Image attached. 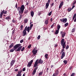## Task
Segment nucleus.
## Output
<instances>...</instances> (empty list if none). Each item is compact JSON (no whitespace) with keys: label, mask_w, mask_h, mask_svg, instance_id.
<instances>
[{"label":"nucleus","mask_w":76,"mask_h":76,"mask_svg":"<svg viewBox=\"0 0 76 76\" xmlns=\"http://www.w3.org/2000/svg\"><path fill=\"white\" fill-rule=\"evenodd\" d=\"M13 46H14V44L13 43H12L11 44L9 47V48H12V47H13Z\"/></svg>","instance_id":"obj_19"},{"label":"nucleus","mask_w":76,"mask_h":76,"mask_svg":"<svg viewBox=\"0 0 76 76\" xmlns=\"http://www.w3.org/2000/svg\"><path fill=\"white\" fill-rule=\"evenodd\" d=\"M15 63V61L14 60H13L11 61L10 64L11 67L13 66V65L14 64V63Z\"/></svg>","instance_id":"obj_9"},{"label":"nucleus","mask_w":76,"mask_h":76,"mask_svg":"<svg viewBox=\"0 0 76 76\" xmlns=\"http://www.w3.org/2000/svg\"><path fill=\"white\" fill-rule=\"evenodd\" d=\"M31 65H32V64L31 63H30V62H29L28 63L27 67H30L31 66Z\"/></svg>","instance_id":"obj_15"},{"label":"nucleus","mask_w":76,"mask_h":76,"mask_svg":"<svg viewBox=\"0 0 76 76\" xmlns=\"http://www.w3.org/2000/svg\"><path fill=\"white\" fill-rule=\"evenodd\" d=\"M28 10H25V12L24 13L25 14H26V13H28Z\"/></svg>","instance_id":"obj_40"},{"label":"nucleus","mask_w":76,"mask_h":76,"mask_svg":"<svg viewBox=\"0 0 76 76\" xmlns=\"http://www.w3.org/2000/svg\"><path fill=\"white\" fill-rule=\"evenodd\" d=\"M38 69V67H36L34 69V70H37Z\"/></svg>","instance_id":"obj_55"},{"label":"nucleus","mask_w":76,"mask_h":76,"mask_svg":"<svg viewBox=\"0 0 76 76\" xmlns=\"http://www.w3.org/2000/svg\"><path fill=\"white\" fill-rule=\"evenodd\" d=\"M22 46H20L18 48V49L16 50L17 51H20V50H21V49H22Z\"/></svg>","instance_id":"obj_14"},{"label":"nucleus","mask_w":76,"mask_h":76,"mask_svg":"<svg viewBox=\"0 0 76 76\" xmlns=\"http://www.w3.org/2000/svg\"><path fill=\"white\" fill-rule=\"evenodd\" d=\"M43 74V71L40 72L39 74V76H42Z\"/></svg>","instance_id":"obj_28"},{"label":"nucleus","mask_w":76,"mask_h":76,"mask_svg":"<svg viewBox=\"0 0 76 76\" xmlns=\"http://www.w3.org/2000/svg\"><path fill=\"white\" fill-rule=\"evenodd\" d=\"M61 45L63 47V48H65V47H66V42H64V39H61Z\"/></svg>","instance_id":"obj_1"},{"label":"nucleus","mask_w":76,"mask_h":76,"mask_svg":"<svg viewBox=\"0 0 76 76\" xmlns=\"http://www.w3.org/2000/svg\"><path fill=\"white\" fill-rule=\"evenodd\" d=\"M75 28H74L72 30L71 32L73 33V32H75Z\"/></svg>","instance_id":"obj_30"},{"label":"nucleus","mask_w":76,"mask_h":76,"mask_svg":"<svg viewBox=\"0 0 76 76\" xmlns=\"http://www.w3.org/2000/svg\"><path fill=\"white\" fill-rule=\"evenodd\" d=\"M32 26H33V24H31L30 25V27H31L32 28Z\"/></svg>","instance_id":"obj_63"},{"label":"nucleus","mask_w":76,"mask_h":76,"mask_svg":"<svg viewBox=\"0 0 76 76\" xmlns=\"http://www.w3.org/2000/svg\"><path fill=\"white\" fill-rule=\"evenodd\" d=\"M68 25H69V23H66L65 24H64V26L65 27H66L68 26Z\"/></svg>","instance_id":"obj_31"},{"label":"nucleus","mask_w":76,"mask_h":76,"mask_svg":"<svg viewBox=\"0 0 76 76\" xmlns=\"http://www.w3.org/2000/svg\"><path fill=\"white\" fill-rule=\"evenodd\" d=\"M25 50V47H23L22 49H21V51H23V50Z\"/></svg>","instance_id":"obj_41"},{"label":"nucleus","mask_w":76,"mask_h":76,"mask_svg":"<svg viewBox=\"0 0 76 76\" xmlns=\"http://www.w3.org/2000/svg\"><path fill=\"white\" fill-rule=\"evenodd\" d=\"M48 54H45V58H46V59H47L48 58Z\"/></svg>","instance_id":"obj_24"},{"label":"nucleus","mask_w":76,"mask_h":76,"mask_svg":"<svg viewBox=\"0 0 76 76\" xmlns=\"http://www.w3.org/2000/svg\"><path fill=\"white\" fill-rule=\"evenodd\" d=\"M76 14H75L73 16L72 20H74V19H75V18H76Z\"/></svg>","instance_id":"obj_27"},{"label":"nucleus","mask_w":76,"mask_h":76,"mask_svg":"<svg viewBox=\"0 0 76 76\" xmlns=\"http://www.w3.org/2000/svg\"><path fill=\"white\" fill-rule=\"evenodd\" d=\"M50 1H51V0H48V3H50Z\"/></svg>","instance_id":"obj_60"},{"label":"nucleus","mask_w":76,"mask_h":76,"mask_svg":"<svg viewBox=\"0 0 76 76\" xmlns=\"http://www.w3.org/2000/svg\"><path fill=\"white\" fill-rule=\"evenodd\" d=\"M54 25H52V26H51V28H53V27H54Z\"/></svg>","instance_id":"obj_54"},{"label":"nucleus","mask_w":76,"mask_h":76,"mask_svg":"<svg viewBox=\"0 0 76 76\" xmlns=\"http://www.w3.org/2000/svg\"><path fill=\"white\" fill-rule=\"evenodd\" d=\"M36 71L37 70H34L33 71V72L32 73L33 75H35V73H36Z\"/></svg>","instance_id":"obj_32"},{"label":"nucleus","mask_w":76,"mask_h":76,"mask_svg":"<svg viewBox=\"0 0 76 76\" xmlns=\"http://www.w3.org/2000/svg\"><path fill=\"white\" fill-rule=\"evenodd\" d=\"M26 31H27V26L25 27L23 31V37L25 36L26 34Z\"/></svg>","instance_id":"obj_2"},{"label":"nucleus","mask_w":76,"mask_h":76,"mask_svg":"<svg viewBox=\"0 0 76 76\" xmlns=\"http://www.w3.org/2000/svg\"><path fill=\"white\" fill-rule=\"evenodd\" d=\"M48 18L47 20H45V25H47L48 23Z\"/></svg>","instance_id":"obj_16"},{"label":"nucleus","mask_w":76,"mask_h":76,"mask_svg":"<svg viewBox=\"0 0 76 76\" xmlns=\"http://www.w3.org/2000/svg\"><path fill=\"white\" fill-rule=\"evenodd\" d=\"M69 45H67V46L66 47V50H67V49H68V48H69Z\"/></svg>","instance_id":"obj_51"},{"label":"nucleus","mask_w":76,"mask_h":76,"mask_svg":"<svg viewBox=\"0 0 76 76\" xmlns=\"http://www.w3.org/2000/svg\"><path fill=\"white\" fill-rule=\"evenodd\" d=\"M3 13H2V12H1L0 14V18H2V16H3Z\"/></svg>","instance_id":"obj_39"},{"label":"nucleus","mask_w":76,"mask_h":76,"mask_svg":"<svg viewBox=\"0 0 76 76\" xmlns=\"http://www.w3.org/2000/svg\"><path fill=\"white\" fill-rule=\"evenodd\" d=\"M28 19L25 18L24 20V22L25 23H27V22H28Z\"/></svg>","instance_id":"obj_23"},{"label":"nucleus","mask_w":76,"mask_h":76,"mask_svg":"<svg viewBox=\"0 0 76 76\" xmlns=\"http://www.w3.org/2000/svg\"><path fill=\"white\" fill-rule=\"evenodd\" d=\"M23 26L22 25L21 26H20V28L21 29H20V30L21 31H22V29H23Z\"/></svg>","instance_id":"obj_43"},{"label":"nucleus","mask_w":76,"mask_h":76,"mask_svg":"<svg viewBox=\"0 0 76 76\" xmlns=\"http://www.w3.org/2000/svg\"><path fill=\"white\" fill-rule=\"evenodd\" d=\"M22 18V15H20V17L19 18V19L20 20Z\"/></svg>","instance_id":"obj_44"},{"label":"nucleus","mask_w":76,"mask_h":76,"mask_svg":"<svg viewBox=\"0 0 76 76\" xmlns=\"http://www.w3.org/2000/svg\"><path fill=\"white\" fill-rule=\"evenodd\" d=\"M15 29H14L12 31V35H13V34H14V33H15Z\"/></svg>","instance_id":"obj_35"},{"label":"nucleus","mask_w":76,"mask_h":76,"mask_svg":"<svg viewBox=\"0 0 76 76\" xmlns=\"http://www.w3.org/2000/svg\"><path fill=\"white\" fill-rule=\"evenodd\" d=\"M43 63V61L41 59H40L38 61V64H42Z\"/></svg>","instance_id":"obj_13"},{"label":"nucleus","mask_w":76,"mask_h":76,"mask_svg":"<svg viewBox=\"0 0 76 76\" xmlns=\"http://www.w3.org/2000/svg\"><path fill=\"white\" fill-rule=\"evenodd\" d=\"M58 32H59V30H56L55 33V34H56V35H57V34H58Z\"/></svg>","instance_id":"obj_20"},{"label":"nucleus","mask_w":76,"mask_h":76,"mask_svg":"<svg viewBox=\"0 0 76 76\" xmlns=\"http://www.w3.org/2000/svg\"><path fill=\"white\" fill-rule=\"evenodd\" d=\"M41 12H39L38 13V15L39 16H40V15H41Z\"/></svg>","instance_id":"obj_48"},{"label":"nucleus","mask_w":76,"mask_h":76,"mask_svg":"<svg viewBox=\"0 0 76 76\" xmlns=\"http://www.w3.org/2000/svg\"><path fill=\"white\" fill-rule=\"evenodd\" d=\"M58 71L57 70L56 71L55 75L56 76H58Z\"/></svg>","instance_id":"obj_22"},{"label":"nucleus","mask_w":76,"mask_h":76,"mask_svg":"<svg viewBox=\"0 0 76 76\" xmlns=\"http://www.w3.org/2000/svg\"><path fill=\"white\" fill-rule=\"evenodd\" d=\"M64 51V49H62L61 52H60V54H62V53Z\"/></svg>","instance_id":"obj_42"},{"label":"nucleus","mask_w":76,"mask_h":76,"mask_svg":"<svg viewBox=\"0 0 76 76\" xmlns=\"http://www.w3.org/2000/svg\"><path fill=\"white\" fill-rule=\"evenodd\" d=\"M73 68V66H70L69 68V70H71Z\"/></svg>","instance_id":"obj_53"},{"label":"nucleus","mask_w":76,"mask_h":76,"mask_svg":"<svg viewBox=\"0 0 76 76\" xmlns=\"http://www.w3.org/2000/svg\"><path fill=\"white\" fill-rule=\"evenodd\" d=\"M63 62L64 63V64L66 65L67 63V61L66 60H64L63 61Z\"/></svg>","instance_id":"obj_26"},{"label":"nucleus","mask_w":76,"mask_h":76,"mask_svg":"<svg viewBox=\"0 0 76 76\" xmlns=\"http://www.w3.org/2000/svg\"><path fill=\"white\" fill-rule=\"evenodd\" d=\"M21 44H16L13 47L14 50H16L19 47H20V46H21Z\"/></svg>","instance_id":"obj_4"},{"label":"nucleus","mask_w":76,"mask_h":76,"mask_svg":"<svg viewBox=\"0 0 76 76\" xmlns=\"http://www.w3.org/2000/svg\"><path fill=\"white\" fill-rule=\"evenodd\" d=\"M26 70V69L25 68H23V72H24V71H25Z\"/></svg>","instance_id":"obj_52"},{"label":"nucleus","mask_w":76,"mask_h":76,"mask_svg":"<svg viewBox=\"0 0 76 76\" xmlns=\"http://www.w3.org/2000/svg\"><path fill=\"white\" fill-rule=\"evenodd\" d=\"M15 49H14V48L13 49H11L10 50V51L11 53H12V52H13L14 51H15Z\"/></svg>","instance_id":"obj_29"},{"label":"nucleus","mask_w":76,"mask_h":76,"mask_svg":"<svg viewBox=\"0 0 76 76\" xmlns=\"http://www.w3.org/2000/svg\"><path fill=\"white\" fill-rule=\"evenodd\" d=\"M38 60H39V59H37L36 61L35 62L34 65V67H36L37 65H38Z\"/></svg>","instance_id":"obj_8"},{"label":"nucleus","mask_w":76,"mask_h":76,"mask_svg":"<svg viewBox=\"0 0 76 76\" xmlns=\"http://www.w3.org/2000/svg\"><path fill=\"white\" fill-rule=\"evenodd\" d=\"M37 52H38V50H35V49H33L32 51V53L33 54V56H35L36 54L37 53Z\"/></svg>","instance_id":"obj_7"},{"label":"nucleus","mask_w":76,"mask_h":76,"mask_svg":"<svg viewBox=\"0 0 76 76\" xmlns=\"http://www.w3.org/2000/svg\"><path fill=\"white\" fill-rule=\"evenodd\" d=\"M25 8V6L23 5H22L20 7V10H21V13H23V11H24V9Z\"/></svg>","instance_id":"obj_3"},{"label":"nucleus","mask_w":76,"mask_h":76,"mask_svg":"<svg viewBox=\"0 0 76 76\" xmlns=\"http://www.w3.org/2000/svg\"><path fill=\"white\" fill-rule=\"evenodd\" d=\"M33 60H31L30 62V63H31V64H32V63H33Z\"/></svg>","instance_id":"obj_46"},{"label":"nucleus","mask_w":76,"mask_h":76,"mask_svg":"<svg viewBox=\"0 0 76 76\" xmlns=\"http://www.w3.org/2000/svg\"><path fill=\"white\" fill-rule=\"evenodd\" d=\"M75 7V5H73L72 8V9H73Z\"/></svg>","instance_id":"obj_58"},{"label":"nucleus","mask_w":76,"mask_h":76,"mask_svg":"<svg viewBox=\"0 0 76 76\" xmlns=\"http://www.w3.org/2000/svg\"><path fill=\"white\" fill-rule=\"evenodd\" d=\"M22 70L20 69L19 71H18V74L16 76H22Z\"/></svg>","instance_id":"obj_6"},{"label":"nucleus","mask_w":76,"mask_h":76,"mask_svg":"<svg viewBox=\"0 0 76 76\" xmlns=\"http://www.w3.org/2000/svg\"><path fill=\"white\" fill-rule=\"evenodd\" d=\"M12 22L13 23H15L16 22V20H15L14 19H13V20H12Z\"/></svg>","instance_id":"obj_47"},{"label":"nucleus","mask_w":76,"mask_h":76,"mask_svg":"<svg viewBox=\"0 0 76 76\" xmlns=\"http://www.w3.org/2000/svg\"><path fill=\"white\" fill-rule=\"evenodd\" d=\"M40 38H41V36L39 35L37 37V39H40Z\"/></svg>","instance_id":"obj_45"},{"label":"nucleus","mask_w":76,"mask_h":76,"mask_svg":"<svg viewBox=\"0 0 76 76\" xmlns=\"http://www.w3.org/2000/svg\"><path fill=\"white\" fill-rule=\"evenodd\" d=\"M52 12H53V11H51L49 12L48 14V16H51V14H52Z\"/></svg>","instance_id":"obj_36"},{"label":"nucleus","mask_w":76,"mask_h":76,"mask_svg":"<svg viewBox=\"0 0 76 76\" xmlns=\"http://www.w3.org/2000/svg\"><path fill=\"white\" fill-rule=\"evenodd\" d=\"M23 42V39H21L20 41V43H22Z\"/></svg>","instance_id":"obj_50"},{"label":"nucleus","mask_w":76,"mask_h":76,"mask_svg":"<svg viewBox=\"0 0 76 76\" xmlns=\"http://www.w3.org/2000/svg\"><path fill=\"white\" fill-rule=\"evenodd\" d=\"M65 35H66V33L64 32V33L62 34L61 37H62V38H64Z\"/></svg>","instance_id":"obj_25"},{"label":"nucleus","mask_w":76,"mask_h":76,"mask_svg":"<svg viewBox=\"0 0 76 76\" xmlns=\"http://www.w3.org/2000/svg\"><path fill=\"white\" fill-rule=\"evenodd\" d=\"M31 46H32V45H29L28 46V49L31 48Z\"/></svg>","instance_id":"obj_37"},{"label":"nucleus","mask_w":76,"mask_h":76,"mask_svg":"<svg viewBox=\"0 0 76 76\" xmlns=\"http://www.w3.org/2000/svg\"><path fill=\"white\" fill-rule=\"evenodd\" d=\"M4 10H3L2 11H1V13H4Z\"/></svg>","instance_id":"obj_62"},{"label":"nucleus","mask_w":76,"mask_h":76,"mask_svg":"<svg viewBox=\"0 0 76 76\" xmlns=\"http://www.w3.org/2000/svg\"><path fill=\"white\" fill-rule=\"evenodd\" d=\"M48 6H49V3H47L46 4V9H47V8L48 7Z\"/></svg>","instance_id":"obj_18"},{"label":"nucleus","mask_w":76,"mask_h":76,"mask_svg":"<svg viewBox=\"0 0 76 76\" xmlns=\"http://www.w3.org/2000/svg\"><path fill=\"white\" fill-rule=\"evenodd\" d=\"M64 3V2H63V1H62L60 3L59 6V9H61L62 6H63V5Z\"/></svg>","instance_id":"obj_12"},{"label":"nucleus","mask_w":76,"mask_h":76,"mask_svg":"<svg viewBox=\"0 0 76 76\" xmlns=\"http://www.w3.org/2000/svg\"><path fill=\"white\" fill-rule=\"evenodd\" d=\"M5 19L6 20H8V19L10 20L11 18H10V17L8 16L7 17H6Z\"/></svg>","instance_id":"obj_21"},{"label":"nucleus","mask_w":76,"mask_h":76,"mask_svg":"<svg viewBox=\"0 0 76 76\" xmlns=\"http://www.w3.org/2000/svg\"><path fill=\"white\" fill-rule=\"evenodd\" d=\"M62 56L65 57V52H63L62 54Z\"/></svg>","instance_id":"obj_38"},{"label":"nucleus","mask_w":76,"mask_h":76,"mask_svg":"<svg viewBox=\"0 0 76 76\" xmlns=\"http://www.w3.org/2000/svg\"><path fill=\"white\" fill-rule=\"evenodd\" d=\"M4 14H7V11H5V12H4Z\"/></svg>","instance_id":"obj_64"},{"label":"nucleus","mask_w":76,"mask_h":76,"mask_svg":"<svg viewBox=\"0 0 76 76\" xmlns=\"http://www.w3.org/2000/svg\"><path fill=\"white\" fill-rule=\"evenodd\" d=\"M31 16L32 17H33L34 16V12H33V11H32L31 12Z\"/></svg>","instance_id":"obj_17"},{"label":"nucleus","mask_w":76,"mask_h":76,"mask_svg":"<svg viewBox=\"0 0 76 76\" xmlns=\"http://www.w3.org/2000/svg\"><path fill=\"white\" fill-rule=\"evenodd\" d=\"M72 10V8H69L68 9V12H70V11Z\"/></svg>","instance_id":"obj_34"},{"label":"nucleus","mask_w":76,"mask_h":76,"mask_svg":"<svg viewBox=\"0 0 76 76\" xmlns=\"http://www.w3.org/2000/svg\"><path fill=\"white\" fill-rule=\"evenodd\" d=\"M18 69H15V72H18Z\"/></svg>","instance_id":"obj_56"},{"label":"nucleus","mask_w":76,"mask_h":76,"mask_svg":"<svg viewBox=\"0 0 76 76\" xmlns=\"http://www.w3.org/2000/svg\"><path fill=\"white\" fill-rule=\"evenodd\" d=\"M17 10L18 12L19 15H20V13H21V10H20V7H17Z\"/></svg>","instance_id":"obj_10"},{"label":"nucleus","mask_w":76,"mask_h":76,"mask_svg":"<svg viewBox=\"0 0 76 76\" xmlns=\"http://www.w3.org/2000/svg\"><path fill=\"white\" fill-rule=\"evenodd\" d=\"M76 3V0H75L72 4V5H75Z\"/></svg>","instance_id":"obj_49"},{"label":"nucleus","mask_w":76,"mask_h":76,"mask_svg":"<svg viewBox=\"0 0 76 76\" xmlns=\"http://www.w3.org/2000/svg\"><path fill=\"white\" fill-rule=\"evenodd\" d=\"M31 29H32V27L29 26L27 27V31L28 33H29V32L30 30H31Z\"/></svg>","instance_id":"obj_11"},{"label":"nucleus","mask_w":76,"mask_h":76,"mask_svg":"<svg viewBox=\"0 0 76 76\" xmlns=\"http://www.w3.org/2000/svg\"><path fill=\"white\" fill-rule=\"evenodd\" d=\"M60 21L63 22V23H66V22L67 21V19L66 18H64L63 19V18L60 19Z\"/></svg>","instance_id":"obj_5"},{"label":"nucleus","mask_w":76,"mask_h":76,"mask_svg":"<svg viewBox=\"0 0 76 76\" xmlns=\"http://www.w3.org/2000/svg\"><path fill=\"white\" fill-rule=\"evenodd\" d=\"M49 69L48 68H47V70H46V72H48V70H49Z\"/></svg>","instance_id":"obj_61"},{"label":"nucleus","mask_w":76,"mask_h":76,"mask_svg":"<svg viewBox=\"0 0 76 76\" xmlns=\"http://www.w3.org/2000/svg\"><path fill=\"white\" fill-rule=\"evenodd\" d=\"M60 25H58L57 26V29H58V30H59L60 29Z\"/></svg>","instance_id":"obj_33"},{"label":"nucleus","mask_w":76,"mask_h":76,"mask_svg":"<svg viewBox=\"0 0 76 76\" xmlns=\"http://www.w3.org/2000/svg\"><path fill=\"white\" fill-rule=\"evenodd\" d=\"M64 56H62V55H61V59H63V58H64Z\"/></svg>","instance_id":"obj_57"},{"label":"nucleus","mask_w":76,"mask_h":76,"mask_svg":"<svg viewBox=\"0 0 76 76\" xmlns=\"http://www.w3.org/2000/svg\"><path fill=\"white\" fill-rule=\"evenodd\" d=\"M53 67H54V65H52L51 66V69H52L53 68Z\"/></svg>","instance_id":"obj_59"}]
</instances>
